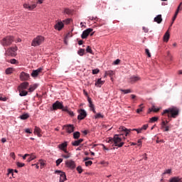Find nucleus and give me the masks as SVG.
Listing matches in <instances>:
<instances>
[{
	"label": "nucleus",
	"instance_id": "bf43d9fd",
	"mask_svg": "<svg viewBox=\"0 0 182 182\" xmlns=\"http://www.w3.org/2000/svg\"><path fill=\"white\" fill-rule=\"evenodd\" d=\"M92 21H95V23L99 21V18L97 17H92Z\"/></svg>",
	"mask_w": 182,
	"mask_h": 182
},
{
	"label": "nucleus",
	"instance_id": "79ce46f5",
	"mask_svg": "<svg viewBox=\"0 0 182 182\" xmlns=\"http://www.w3.org/2000/svg\"><path fill=\"white\" fill-rule=\"evenodd\" d=\"M77 171L79 173V174H82V173H83V169L82 168V166H77Z\"/></svg>",
	"mask_w": 182,
	"mask_h": 182
},
{
	"label": "nucleus",
	"instance_id": "4d7b16f0",
	"mask_svg": "<svg viewBox=\"0 0 182 182\" xmlns=\"http://www.w3.org/2000/svg\"><path fill=\"white\" fill-rule=\"evenodd\" d=\"M147 127H149V125L145 124V125L142 126V127L141 129V130H147Z\"/></svg>",
	"mask_w": 182,
	"mask_h": 182
},
{
	"label": "nucleus",
	"instance_id": "f3484780",
	"mask_svg": "<svg viewBox=\"0 0 182 182\" xmlns=\"http://www.w3.org/2000/svg\"><path fill=\"white\" fill-rule=\"evenodd\" d=\"M29 74L25 72H21L20 74V80H29Z\"/></svg>",
	"mask_w": 182,
	"mask_h": 182
},
{
	"label": "nucleus",
	"instance_id": "c85d7f7f",
	"mask_svg": "<svg viewBox=\"0 0 182 182\" xmlns=\"http://www.w3.org/2000/svg\"><path fill=\"white\" fill-rule=\"evenodd\" d=\"M38 87V85L35 84L33 85H31L28 88V92H32L33 90H35Z\"/></svg>",
	"mask_w": 182,
	"mask_h": 182
},
{
	"label": "nucleus",
	"instance_id": "20e7f679",
	"mask_svg": "<svg viewBox=\"0 0 182 182\" xmlns=\"http://www.w3.org/2000/svg\"><path fill=\"white\" fill-rule=\"evenodd\" d=\"M119 130L121 132H124V133H125V137H127V136H129L130 132H137V133L139 134V133H141L142 129H141H141H129L124 127H119Z\"/></svg>",
	"mask_w": 182,
	"mask_h": 182
},
{
	"label": "nucleus",
	"instance_id": "cd10ccee",
	"mask_svg": "<svg viewBox=\"0 0 182 182\" xmlns=\"http://www.w3.org/2000/svg\"><path fill=\"white\" fill-rule=\"evenodd\" d=\"M170 182H182L181 178L178 177H173L170 180Z\"/></svg>",
	"mask_w": 182,
	"mask_h": 182
},
{
	"label": "nucleus",
	"instance_id": "5fc2aeb1",
	"mask_svg": "<svg viewBox=\"0 0 182 182\" xmlns=\"http://www.w3.org/2000/svg\"><path fill=\"white\" fill-rule=\"evenodd\" d=\"M16 164L18 167H24L25 166V164H23V163L17 162Z\"/></svg>",
	"mask_w": 182,
	"mask_h": 182
},
{
	"label": "nucleus",
	"instance_id": "a211bd4d",
	"mask_svg": "<svg viewBox=\"0 0 182 182\" xmlns=\"http://www.w3.org/2000/svg\"><path fill=\"white\" fill-rule=\"evenodd\" d=\"M23 8H25L26 9H28V11H33V9H35V8H36V4H33L31 6H30L28 4H24L23 5Z\"/></svg>",
	"mask_w": 182,
	"mask_h": 182
},
{
	"label": "nucleus",
	"instance_id": "774afa93",
	"mask_svg": "<svg viewBox=\"0 0 182 182\" xmlns=\"http://www.w3.org/2000/svg\"><path fill=\"white\" fill-rule=\"evenodd\" d=\"M71 36H72V33H68L65 38H71Z\"/></svg>",
	"mask_w": 182,
	"mask_h": 182
},
{
	"label": "nucleus",
	"instance_id": "393cba45",
	"mask_svg": "<svg viewBox=\"0 0 182 182\" xmlns=\"http://www.w3.org/2000/svg\"><path fill=\"white\" fill-rule=\"evenodd\" d=\"M160 110V108H156V106L153 105L151 108L149 109L148 113H151V112H154L155 113H157Z\"/></svg>",
	"mask_w": 182,
	"mask_h": 182
},
{
	"label": "nucleus",
	"instance_id": "6ab92c4d",
	"mask_svg": "<svg viewBox=\"0 0 182 182\" xmlns=\"http://www.w3.org/2000/svg\"><path fill=\"white\" fill-rule=\"evenodd\" d=\"M34 134H36L38 137H42V129L38 127H35Z\"/></svg>",
	"mask_w": 182,
	"mask_h": 182
},
{
	"label": "nucleus",
	"instance_id": "4c0bfd02",
	"mask_svg": "<svg viewBox=\"0 0 182 182\" xmlns=\"http://www.w3.org/2000/svg\"><path fill=\"white\" fill-rule=\"evenodd\" d=\"M120 92H122L124 95H127V93H132V90H123V89H121Z\"/></svg>",
	"mask_w": 182,
	"mask_h": 182
},
{
	"label": "nucleus",
	"instance_id": "1a4fd4ad",
	"mask_svg": "<svg viewBox=\"0 0 182 182\" xmlns=\"http://www.w3.org/2000/svg\"><path fill=\"white\" fill-rule=\"evenodd\" d=\"M78 113V120H83V119H85L86 116H87V113H86V111L85 109H79Z\"/></svg>",
	"mask_w": 182,
	"mask_h": 182
},
{
	"label": "nucleus",
	"instance_id": "412c9836",
	"mask_svg": "<svg viewBox=\"0 0 182 182\" xmlns=\"http://www.w3.org/2000/svg\"><path fill=\"white\" fill-rule=\"evenodd\" d=\"M83 141V139H80L78 140L74 141L72 142V145L75 147H77V146H80V144Z\"/></svg>",
	"mask_w": 182,
	"mask_h": 182
},
{
	"label": "nucleus",
	"instance_id": "ddd939ff",
	"mask_svg": "<svg viewBox=\"0 0 182 182\" xmlns=\"http://www.w3.org/2000/svg\"><path fill=\"white\" fill-rule=\"evenodd\" d=\"M91 32H93V28H87L85 31H84L81 35V38L82 39H86V38H87V36H89L90 33Z\"/></svg>",
	"mask_w": 182,
	"mask_h": 182
},
{
	"label": "nucleus",
	"instance_id": "c9c22d12",
	"mask_svg": "<svg viewBox=\"0 0 182 182\" xmlns=\"http://www.w3.org/2000/svg\"><path fill=\"white\" fill-rule=\"evenodd\" d=\"M77 53L80 56H83L85 55V49L80 48L78 51Z\"/></svg>",
	"mask_w": 182,
	"mask_h": 182
},
{
	"label": "nucleus",
	"instance_id": "473e14b6",
	"mask_svg": "<svg viewBox=\"0 0 182 182\" xmlns=\"http://www.w3.org/2000/svg\"><path fill=\"white\" fill-rule=\"evenodd\" d=\"M79 137H80V132H76L73 133V138L75 139H79Z\"/></svg>",
	"mask_w": 182,
	"mask_h": 182
},
{
	"label": "nucleus",
	"instance_id": "a878e982",
	"mask_svg": "<svg viewBox=\"0 0 182 182\" xmlns=\"http://www.w3.org/2000/svg\"><path fill=\"white\" fill-rule=\"evenodd\" d=\"M113 75H114V71H113V70L105 71L104 77H106L107 76L112 77V76H113Z\"/></svg>",
	"mask_w": 182,
	"mask_h": 182
},
{
	"label": "nucleus",
	"instance_id": "dca6fc26",
	"mask_svg": "<svg viewBox=\"0 0 182 182\" xmlns=\"http://www.w3.org/2000/svg\"><path fill=\"white\" fill-rule=\"evenodd\" d=\"M42 70H43V68H40L37 70H33L31 73L32 77H38L39 73H42Z\"/></svg>",
	"mask_w": 182,
	"mask_h": 182
},
{
	"label": "nucleus",
	"instance_id": "37998d69",
	"mask_svg": "<svg viewBox=\"0 0 182 182\" xmlns=\"http://www.w3.org/2000/svg\"><path fill=\"white\" fill-rule=\"evenodd\" d=\"M145 53L147 54L148 58H151V54L150 53V50L148 48L145 49Z\"/></svg>",
	"mask_w": 182,
	"mask_h": 182
},
{
	"label": "nucleus",
	"instance_id": "b1692460",
	"mask_svg": "<svg viewBox=\"0 0 182 182\" xmlns=\"http://www.w3.org/2000/svg\"><path fill=\"white\" fill-rule=\"evenodd\" d=\"M18 90L19 92V96H27L28 92L26 91L25 90H22L21 88H18Z\"/></svg>",
	"mask_w": 182,
	"mask_h": 182
},
{
	"label": "nucleus",
	"instance_id": "4468645a",
	"mask_svg": "<svg viewBox=\"0 0 182 182\" xmlns=\"http://www.w3.org/2000/svg\"><path fill=\"white\" fill-rule=\"evenodd\" d=\"M139 80H141V78L139 76H138V75H132L129 78V83L133 84V83H136V82H139Z\"/></svg>",
	"mask_w": 182,
	"mask_h": 182
},
{
	"label": "nucleus",
	"instance_id": "bb28decb",
	"mask_svg": "<svg viewBox=\"0 0 182 182\" xmlns=\"http://www.w3.org/2000/svg\"><path fill=\"white\" fill-rule=\"evenodd\" d=\"M28 159L27 161L29 163L30 161H32V160H35V159H36V156H35V154H29V156H28Z\"/></svg>",
	"mask_w": 182,
	"mask_h": 182
},
{
	"label": "nucleus",
	"instance_id": "a19ab883",
	"mask_svg": "<svg viewBox=\"0 0 182 182\" xmlns=\"http://www.w3.org/2000/svg\"><path fill=\"white\" fill-rule=\"evenodd\" d=\"M181 5L182 3H180V4L178 5L176 11L175 12V14H176V15H178V12H180V11H181Z\"/></svg>",
	"mask_w": 182,
	"mask_h": 182
},
{
	"label": "nucleus",
	"instance_id": "f03ea898",
	"mask_svg": "<svg viewBox=\"0 0 182 182\" xmlns=\"http://www.w3.org/2000/svg\"><path fill=\"white\" fill-rule=\"evenodd\" d=\"M167 114L168 119L173 118L176 119L180 114V109L176 107H170L167 109L164 110V113H162V116H166Z\"/></svg>",
	"mask_w": 182,
	"mask_h": 182
},
{
	"label": "nucleus",
	"instance_id": "f257e3e1",
	"mask_svg": "<svg viewBox=\"0 0 182 182\" xmlns=\"http://www.w3.org/2000/svg\"><path fill=\"white\" fill-rule=\"evenodd\" d=\"M119 132H121L120 134H115L114 136V144L117 147H123L124 146V140H126V137L123 136H126V133L120 129Z\"/></svg>",
	"mask_w": 182,
	"mask_h": 182
},
{
	"label": "nucleus",
	"instance_id": "c756f323",
	"mask_svg": "<svg viewBox=\"0 0 182 182\" xmlns=\"http://www.w3.org/2000/svg\"><path fill=\"white\" fill-rule=\"evenodd\" d=\"M59 149H60V150H63L65 147H68V143L64 142L61 144L58 145Z\"/></svg>",
	"mask_w": 182,
	"mask_h": 182
},
{
	"label": "nucleus",
	"instance_id": "e2e57ef3",
	"mask_svg": "<svg viewBox=\"0 0 182 182\" xmlns=\"http://www.w3.org/2000/svg\"><path fill=\"white\" fill-rule=\"evenodd\" d=\"M10 63H11L12 65H15V63H16V60L15 59H11L10 60Z\"/></svg>",
	"mask_w": 182,
	"mask_h": 182
},
{
	"label": "nucleus",
	"instance_id": "49530a36",
	"mask_svg": "<svg viewBox=\"0 0 182 182\" xmlns=\"http://www.w3.org/2000/svg\"><path fill=\"white\" fill-rule=\"evenodd\" d=\"M99 72H100V70L99 69H94L92 70V75H97V73H99Z\"/></svg>",
	"mask_w": 182,
	"mask_h": 182
},
{
	"label": "nucleus",
	"instance_id": "ea45409f",
	"mask_svg": "<svg viewBox=\"0 0 182 182\" xmlns=\"http://www.w3.org/2000/svg\"><path fill=\"white\" fill-rule=\"evenodd\" d=\"M143 104H141L139 105V108L136 109V113H140L141 112H143Z\"/></svg>",
	"mask_w": 182,
	"mask_h": 182
},
{
	"label": "nucleus",
	"instance_id": "423d86ee",
	"mask_svg": "<svg viewBox=\"0 0 182 182\" xmlns=\"http://www.w3.org/2000/svg\"><path fill=\"white\" fill-rule=\"evenodd\" d=\"M16 50H18V47L15 46V47H12L11 48H9L7 50H6V54L9 55V56H16Z\"/></svg>",
	"mask_w": 182,
	"mask_h": 182
},
{
	"label": "nucleus",
	"instance_id": "6e6552de",
	"mask_svg": "<svg viewBox=\"0 0 182 182\" xmlns=\"http://www.w3.org/2000/svg\"><path fill=\"white\" fill-rule=\"evenodd\" d=\"M171 126L168 124V121H163L161 124V129L164 132H168Z\"/></svg>",
	"mask_w": 182,
	"mask_h": 182
},
{
	"label": "nucleus",
	"instance_id": "13d9d810",
	"mask_svg": "<svg viewBox=\"0 0 182 182\" xmlns=\"http://www.w3.org/2000/svg\"><path fill=\"white\" fill-rule=\"evenodd\" d=\"M168 58L171 61L173 60V56L171 55V54H170V53H168Z\"/></svg>",
	"mask_w": 182,
	"mask_h": 182
},
{
	"label": "nucleus",
	"instance_id": "052dcab7",
	"mask_svg": "<svg viewBox=\"0 0 182 182\" xmlns=\"http://www.w3.org/2000/svg\"><path fill=\"white\" fill-rule=\"evenodd\" d=\"M92 112L96 114V110L95 109V105H92V107H90Z\"/></svg>",
	"mask_w": 182,
	"mask_h": 182
},
{
	"label": "nucleus",
	"instance_id": "c03bdc74",
	"mask_svg": "<svg viewBox=\"0 0 182 182\" xmlns=\"http://www.w3.org/2000/svg\"><path fill=\"white\" fill-rule=\"evenodd\" d=\"M107 143H114V137H113V138H111V137H109V138H108V140H107Z\"/></svg>",
	"mask_w": 182,
	"mask_h": 182
},
{
	"label": "nucleus",
	"instance_id": "7c9ffc66",
	"mask_svg": "<svg viewBox=\"0 0 182 182\" xmlns=\"http://www.w3.org/2000/svg\"><path fill=\"white\" fill-rule=\"evenodd\" d=\"M64 14H66L67 15H72L73 14V11L69 9H65Z\"/></svg>",
	"mask_w": 182,
	"mask_h": 182
},
{
	"label": "nucleus",
	"instance_id": "2eb2a0df",
	"mask_svg": "<svg viewBox=\"0 0 182 182\" xmlns=\"http://www.w3.org/2000/svg\"><path fill=\"white\" fill-rule=\"evenodd\" d=\"M64 27H65V24L62 21H58L54 26V28L56 31H60L61 29H63Z\"/></svg>",
	"mask_w": 182,
	"mask_h": 182
},
{
	"label": "nucleus",
	"instance_id": "58836bf2",
	"mask_svg": "<svg viewBox=\"0 0 182 182\" xmlns=\"http://www.w3.org/2000/svg\"><path fill=\"white\" fill-rule=\"evenodd\" d=\"M154 22H156L157 23H160V15L156 16L154 19Z\"/></svg>",
	"mask_w": 182,
	"mask_h": 182
},
{
	"label": "nucleus",
	"instance_id": "39448f33",
	"mask_svg": "<svg viewBox=\"0 0 182 182\" xmlns=\"http://www.w3.org/2000/svg\"><path fill=\"white\" fill-rule=\"evenodd\" d=\"M14 42V37L12 36H7L3 38L1 41L2 46H9Z\"/></svg>",
	"mask_w": 182,
	"mask_h": 182
},
{
	"label": "nucleus",
	"instance_id": "de8ad7c7",
	"mask_svg": "<svg viewBox=\"0 0 182 182\" xmlns=\"http://www.w3.org/2000/svg\"><path fill=\"white\" fill-rule=\"evenodd\" d=\"M39 163H40V165H41V168H43V167H45V162H43L42 161V159L39 160Z\"/></svg>",
	"mask_w": 182,
	"mask_h": 182
},
{
	"label": "nucleus",
	"instance_id": "2f4dec72",
	"mask_svg": "<svg viewBox=\"0 0 182 182\" xmlns=\"http://www.w3.org/2000/svg\"><path fill=\"white\" fill-rule=\"evenodd\" d=\"M20 119H21V120H26V119H29V114H23L20 117Z\"/></svg>",
	"mask_w": 182,
	"mask_h": 182
},
{
	"label": "nucleus",
	"instance_id": "09e8293b",
	"mask_svg": "<svg viewBox=\"0 0 182 182\" xmlns=\"http://www.w3.org/2000/svg\"><path fill=\"white\" fill-rule=\"evenodd\" d=\"M93 164V162L92 161H87L85 162V166L88 167V166H92Z\"/></svg>",
	"mask_w": 182,
	"mask_h": 182
},
{
	"label": "nucleus",
	"instance_id": "338daca9",
	"mask_svg": "<svg viewBox=\"0 0 182 182\" xmlns=\"http://www.w3.org/2000/svg\"><path fill=\"white\" fill-rule=\"evenodd\" d=\"M67 113H68V114H70V116H75V114L72 111L68 110V112Z\"/></svg>",
	"mask_w": 182,
	"mask_h": 182
},
{
	"label": "nucleus",
	"instance_id": "72a5a7b5",
	"mask_svg": "<svg viewBox=\"0 0 182 182\" xmlns=\"http://www.w3.org/2000/svg\"><path fill=\"white\" fill-rule=\"evenodd\" d=\"M14 72V68H9L6 70V75H11Z\"/></svg>",
	"mask_w": 182,
	"mask_h": 182
},
{
	"label": "nucleus",
	"instance_id": "f704fd0d",
	"mask_svg": "<svg viewBox=\"0 0 182 182\" xmlns=\"http://www.w3.org/2000/svg\"><path fill=\"white\" fill-rule=\"evenodd\" d=\"M105 116L100 113H97L95 115V119H103Z\"/></svg>",
	"mask_w": 182,
	"mask_h": 182
},
{
	"label": "nucleus",
	"instance_id": "0eeeda50",
	"mask_svg": "<svg viewBox=\"0 0 182 182\" xmlns=\"http://www.w3.org/2000/svg\"><path fill=\"white\" fill-rule=\"evenodd\" d=\"M55 173L58 174V176H60V182H65V181H66V180H67V178H66V173H65V172H63L62 171H55Z\"/></svg>",
	"mask_w": 182,
	"mask_h": 182
},
{
	"label": "nucleus",
	"instance_id": "6e6d98bb",
	"mask_svg": "<svg viewBox=\"0 0 182 182\" xmlns=\"http://www.w3.org/2000/svg\"><path fill=\"white\" fill-rule=\"evenodd\" d=\"M154 140H155L156 143H160V140H159V136L157 135L154 136Z\"/></svg>",
	"mask_w": 182,
	"mask_h": 182
},
{
	"label": "nucleus",
	"instance_id": "864d4df0",
	"mask_svg": "<svg viewBox=\"0 0 182 182\" xmlns=\"http://www.w3.org/2000/svg\"><path fill=\"white\" fill-rule=\"evenodd\" d=\"M62 161H63V159H58L56 161V166H59V164H60V163H62Z\"/></svg>",
	"mask_w": 182,
	"mask_h": 182
},
{
	"label": "nucleus",
	"instance_id": "4be33fe9",
	"mask_svg": "<svg viewBox=\"0 0 182 182\" xmlns=\"http://www.w3.org/2000/svg\"><path fill=\"white\" fill-rule=\"evenodd\" d=\"M105 84V81L102 80V78H99L95 82L97 87H102V85Z\"/></svg>",
	"mask_w": 182,
	"mask_h": 182
},
{
	"label": "nucleus",
	"instance_id": "a18cd8bd",
	"mask_svg": "<svg viewBox=\"0 0 182 182\" xmlns=\"http://www.w3.org/2000/svg\"><path fill=\"white\" fill-rule=\"evenodd\" d=\"M88 102H89V107H93V106H95L93 105V102H92V99L88 98Z\"/></svg>",
	"mask_w": 182,
	"mask_h": 182
},
{
	"label": "nucleus",
	"instance_id": "9b49d317",
	"mask_svg": "<svg viewBox=\"0 0 182 182\" xmlns=\"http://www.w3.org/2000/svg\"><path fill=\"white\" fill-rule=\"evenodd\" d=\"M58 109H63V104L59 101L53 104V110H58Z\"/></svg>",
	"mask_w": 182,
	"mask_h": 182
},
{
	"label": "nucleus",
	"instance_id": "8fccbe9b",
	"mask_svg": "<svg viewBox=\"0 0 182 182\" xmlns=\"http://www.w3.org/2000/svg\"><path fill=\"white\" fill-rule=\"evenodd\" d=\"M86 51L88 53H92V48H90V46H89L87 47Z\"/></svg>",
	"mask_w": 182,
	"mask_h": 182
},
{
	"label": "nucleus",
	"instance_id": "5701e85b",
	"mask_svg": "<svg viewBox=\"0 0 182 182\" xmlns=\"http://www.w3.org/2000/svg\"><path fill=\"white\" fill-rule=\"evenodd\" d=\"M168 39H170V33L166 31L164 36L163 41L164 42H168Z\"/></svg>",
	"mask_w": 182,
	"mask_h": 182
},
{
	"label": "nucleus",
	"instance_id": "3c124183",
	"mask_svg": "<svg viewBox=\"0 0 182 182\" xmlns=\"http://www.w3.org/2000/svg\"><path fill=\"white\" fill-rule=\"evenodd\" d=\"M170 173H171V169L166 170V171L163 173L162 176H164L165 174H170Z\"/></svg>",
	"mask_w": 182,
	"mask_h": 182
},
{
	"label": "nucleus",
	"instance_id": "680f3d73",
	"mask_svg": "<svg viewBox=\"0 0 182 182\" xmlns=\"http://www.w3.org/2000/svg\"><path fill=\"white\" fill-rule=\"evenodd\" d=\"M142 29L144 31V32H145V33H147V32H149V28H147L146 27H142Z\"/></svg>",
	"mask_w": 182,
	"mask_h": 182
},
{
	"label": "nucleus",
	"instance_id": "69168bd1",
	"mask_svg": "<svg viewBox=\"0 0 182 182\" xmlns=\"http://www.w3.org/2000/svg\"><path fill=\"white\" fill-rule=\"evenodd\" d=\"M0 100H1V102H6L7 98H6V97H0Z\"/></svg>",
	"mask_w": 182,
	"mask_h": 182
},
{
	"label": "nucleus",
	"instance_id": "f8f14e48",
	"mask_svg": "<svg viewBox=\"0 0 182 182\" xmlns=\"http://www.w3.org/2000/svg\"><path fill=\"white\" fill-rule=\"evenodd\" d=\"M63 127L69 134L73 133L75 132V127L73 126V124H67L65 125Z\"/></svg>",
	"mask_w": 182,
	"mask_h": 182
},
{
	"label": "nucleus",
	"instance_id": "e433bc0d",
	"mask_svg": "<svg viewBox=\"0 0 182 182\" xmlns=\"http://www.w3.org/2000/svg\"><path fill=\"white\" fill-rule=\"evenodd\" d=\"M157 120H159V117H153L150 119L149 123H154V122H157Z\"/></svg>",
	"mask_w": 182,
	"mask_h": 182
},
{
	"label": "nucleus",
	"instance_id": "603ef678",
	"mask_svg": "<svg viewBox=\"0 0 182 182\" xmlns=\"http://www.w3.org/2000/svg\"><path fill=\"white\" fill-rule=\"evenodd\" d=\"M72 21V19L70 18H67L65 20L63 21L64 23H66L67 25L70 23V21Z\"/></svg>",
	"mask_w": 182,
	"mask_h": 182
},
{
	"label": "nucleus",
	"instance_id": "0e129e2a",
	"mask_svg": "<svg viewBox=\"0 0 182 182\" xmlns=\"http://www.w3.org/2000/svg\"><path fill=\"white\" fill-rule=\"evenodd\" d=\"M119 63H120V60H119V59H117V60L114 62V65H119Z\"/></svg>",
	"mask_w": 182,
	"mask_h": 182
},
{
	"label": "nucleus",
	"instance_id": "7ed1b4c3",
	"mask_svg": "<svg viewBox=\"0 0 182 182\" xmlns=\"http://www.w3.org/2000/svg\"><path fill=\"white\" fill-rule=\"evenodd\" d=\"M43 41H45V38L42 36H38L31 42V46H40L43 43Z\"/></svg>",
	"mask_w": 182,
	"mask_h": 182
},
{
	"label": "nucleus",
	"instance_id": "aec40b11",
	"mask_svg": "<svg viewBox=\"0 0 182 182\" xmlns=\"http://www.w3.org/2000/svg\"><path fill=\"white\" fill-rule=\"evenodd\" d=\"M29 86V82H24L18 86V89H21L23 90H25V89H28V87Z\"/></svg>",
	"mask_w": 182,
	"mask_h": 182
},
{
	"label": "nucleus",
	"instance_id": "9d476101",
	"mask_svg": "<svg viewBox=\"0 0 182 182\" xmlns=\"http://www.w3.org/2000/svg\"><path fill=\"white\" fill-rule=\"evenodd\" d=\"M65 165L69 168H71V170H73V168H76V164L74 161L72 160H67L65 161Z\"/></svg>",
	"mask_w": 182,
	"mask_h": 182
}]
</instances>
